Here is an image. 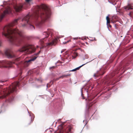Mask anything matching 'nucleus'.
I'll return each instance as SVG.
<instances>
[{
    "label": "nucleus",
    "mask_w": 133,
    "mask_h": 133,
    "mask_svg": "<svg viewBox=\"0 0 133 133\" xmlns=\"http://www.w3.org/2000/svg\"><path fill=\"white\" fill-rule=\"evenodd\" d=\"M70 74H68V75H63L60 77V78H63L64 77H67V76H70Z\"/></svg>",
    "instance_id": "obj_19"
},
{
    "label": "nucleus",
    "mask_w": 133,
    "mask_h": 133,
    "mask_svg": "<svg viewBox=\"0 0 133 133\" xmlns=\"http://www.w3.org/2000/svg\"><path fill=\"white\" fill-rule=\"evenodd\" d=\"M2 44V42L1 41H0V46H1Z\"/></svg>",
    "instance_id": "obj_31"
},
{
    "label": "nucleus",
    "mask_w": 133,
    "mask_h": 133,
    "mask_svg": "<svg viewBox=\"0 0 133 133\" xmlns=\"http://www.w3.org/2000/svg\"><path fill=\"white\" fill-rule=\"evenodd\" d=\"M43 35H44L45 37L40 40V42H41V43L42 45L44 43V40H45L46 38L48 37L49 36V34L48 32H44L43 33Z\"/></svg>",
    "instance_id": "obj_10"
},
{
    "label": "nucleus",
    "mask_w": 133,
    "mask_h": 133,
    "mask_svg": "<svg viewBox=\"0 0 133 133\" xmlns=\"http://www.w3.org/2000/svg\"><path fill=\"white\" fill-rule=\"evenodd\" d=\"M72 127L71 126H69L67 127L64 132V133H72L71 130Z\"/></svg>",
    "instance_id": "obj_13"
},
{
    "label": "nucleus",
    "mask_w": 133,
    "mask_h": 133,
    "mask_svg": "<svg viewBox=\"0 0 133 133\" xmlns=\"http://www.w3.org/2000/svg\"><path fill=\"white\" fill-rule=\"evenodd\" d=\"M23 5L22 4H16L14 6V8L16 12H19L22 10Z\"/></svg>",
    "instance_id": "obj_8"
},
{
    "label": "nucleus",
    "mask_w": 133,
    "mask_h": 133,
    "mask_svg": "<svg viewBox=\"0 0 133 133\" xmlns=\"http://www.w3.org/2000/svg\"><path fill=\"white\" fill-rule=\"evenodd\" d=\"M70 41V40L67 41L66 42H63V44H65L66 43H68Z\"/></svg>",
    "instance_id": "obj_23"
},
{
    "label": "nucleus",
    "mask_w": 133,
    "mask_h": 133,
    "mask_svg": "<svg viewBox=\"0 0 133 133\" xmlns=\"http://www.w3.org/2000/svg\"><path fill=\"white\" fill-rule=\"evenodd\" d=\"M11 11V9L9 7H8L7 9H6L0 16V18L1 21L2 20L6 14L10 13Z\"/></svg>",
    "instance_id": "obj_7"
},
{
    "label": "nucleus",
    "mask_w": 133,
    "mask_h": 133,
    "mask_svg": "<svg viewBox=\"0 0 133 133\" xmlns=\"http://www.w3.org/2000/svg\"><path fill=\"white\" fill-rule=\"evenodd\" d=\"M64 51V50H62V51H61V53H62L63 51Z\"/></svg>",
    "instance_id": "obj_32"
},
{
    "label": "nucleus",
    "mask_w": 133,
    "mask_h": 133,
    "mask_svg": "<svg viewBox=\"0 0 133 133\" xmlns=\"http://www.w3.org/2000/svg\"><path fill=\"white\" fill-rule=\"evenodd\" d=\"M107 27H108V28H109V27H110V28H111V25H110V23L108 24H107Z\"/></svg>",
    "instance_id": "obj_22"
},
{
    "label": "nucleus",
    "mask_w": 133,
    "mask_h": 133,
    "mask_svg": "<svg viewBox=\"0 0 133 133\" xmlns=\"http://www.w3.org/2000/svg\"><path fill=\"white\" fill-rule=\"evenodd\" d=\"M40 52V51H39L38 52V53L32 57L28 61H25L23 63L24 66L25 67L28 66L30 64V63L31 61H34L36 59L37 57V55L39 54Z\"/></svg>",
    "instance_id": "obj_6"
},
{
    "label": "nucleus",
    "mask_w": 133,
    "mask_h": 133,
    "mask_svg": "<svg viewBox=\"0 0 133 133\" xmlns=\"http://www.w3.org/2000/svg\"><path fill=\"white\" fill-rule=\"evenodd\" d=\"M36 49L33 46L26 45L23 47L19 50V51L22 52H24L27 54L31 53L34 52Z\"/></svg>",
    "instance_id": "obj_4"
},
{
    "label": "nucleus",
    "mask_w": 133,
    "mask_h": 133,
    "mask_svg": "<svg viewBox=\"0 0 133 133\" xmlns=\"http://www.w3.org/2000/svg\"><path fill=\"white\" fill-rule=\"evenodd\" d=\"M104 72H103L102 70H100L99 71H97L96 73L94 74V77H96L99 76L100 75H102Z\"/></svg>",
    "instance_id": "obj_12"
},
{
    "label": "nucleus",
    "mask_w": 133,
    "mask_h": 133,
    "mask_svg": "<svg viewBox=\"0 0 133 133\" xmlns=\"http://www.w3.org/2000/svg\"><path fill=\"white\" fill-rule=\"evenodd\" d=\"M124 9L127 10H129L132 9V8L130 4H129L128 5L124 7Z\"/></svg>",
    "instance_id": "obj_14"
},
{
    "label": "nucleus",
    "mask_w": 133,
    "mask_h": 133,
    "mask_svg": "<svg viewBox=\"0 0 133 133\" xmlns=\"http://www.w3.org/2000/svg\"><path fill=\"white\" fill-rule=\"evenodd\" d=\"M18 18L15 19L11 23L5 26L3 29L2 35L7 38L12 44L19 46L22 43L25 36L23 32L12 27L17 24Z\"/></svg>",
    "instance_id": "obj_2"
},
{
    "label": "nucleus",
    "mask_w": 133,
    "mask_h": 133,
    "mask_svg": "<svg viewBox=\"0 0 133 133\" xmlns=\"http://www.w3.org/2000/svg\"><path fill=\"white\" fill-rule=\"evenodd\" d=\"M12 63L11 62L4 61L0 62V68H8L11 66Z\"/></svg>",
    "instance_id": "obj_5"
},
{
    "label": "nucleus",
    "mask_w": 133,
    "mask_h": 133,
    "mask_svg": "<svg viewBox=\"0 0 133 133\" xmlns=\"http://www.w3.org/2000/svg\"><path fill=\"white\" fill-rule=\"evenodd\" d=\"M5 54L9 58H11L15 57L14 53L10 51H6L5 52Z\"/></svg>",
    "instance_id": "obj_9"
},
{
    "label": "nucleus",
    "mask_w": 133,
    "mask_h": 133,
    "mask_svg": "<svg viewBox=\"0 0 133 133\" xmlns=\"http://www.w3.org/2000/svg\"><path fill=\"white\" fill-rule=\"evenodd\" d=\"M78 39V38H77H77H74V39Z\"/></svg>",
    "instance_id": "obj_33"
},
{
    "label": "nucleus",
    "mask_w": 133,
    "mask_h": 133,
    "mask_svg": "<svg viewBox=\"0 0 133 133\" xmlns=\"http://www.w3.org/2000/svg\"><path fill=\"white\" fill-rule=\"evenodd\" d=\"M32 122V117L30 116V118L28 121V124H30Z\"/></svg>",
    "instance_id": "obj_17"
},
{
    "label": "nucleus",
    "mask_w": 133,
    "mask_h": 133,
    "mask_svg": "<svg viewBox=\"0 0 133 133\" xmlns=\"http://www.w3.org/2000/svg\"><path fill=\"white\" fill-rule=\"evenodd\" d=\"M129 15H130H130H131V12H130L129 14Z\"/></svg>",
    "instance_id": "obj_35"
},
{
    "label": "nucleus",
    "mask_w": 133,
    "mask_h": 133,
    "mask_svg": "<svg viewBox=\"0 0 133 133\" xmlns=\"http://www.w3.org/2000/svg\"><path fill=\"white\" fill-rule=\"evenodd\" d=\"M91 61H89V62H87V63H85L84 64H83L82 65L75 69H73L71 70H70V71H75L77 70H79L81 68L82 66H83V65H85V64H87V63L90 62Z\"/></svg>",
    "instance_id": "obj_15"
},
{
    "label": "nucleus",
    "mask_w": 133,
    "mask_h": 133,
    "mask_svg": "<svg viewBox=\"0 0 133 133\" xmlns=\"http://www.w3.org/2000/svg\"><path fill=\"white\" fill-rule=\"evenodd\" d=\"M115 83V82H114V83H111V84H114Z\"/></svg>",
    "instance_id": "obj_34"
},
{
    "label": "nucleus",
    "mask_w": 133,
    "mask_h": 133,
    "mask_svg": "<svg viewBox=\"0 0 133 133\" xmlns=\"http://www.w3.org/2000/svg\"><path fill=\"white\" fill-rule=\"evenodd\" d=\"M20 64H19L17 66H18V67H20L21 66V65H20Z\"/></svg>",
    "instance_id": "obj_30"
},
{
    "label": "nucleus",
    "mask_w": 133,
    "mask_h": 133,
    "mask_svg": "<svg viewBox=\"0 0 133 133\" xmlns=\"http://www.w3.org/2000/svg\"><path fill=\"white\" fill-rule=\"evenodd\" d=\"M55 68V66H53L52 67H51L50 68V70H51V69H54Z\"/></svg>",
    "instance_id": "obj_24"
},
{
    "label": "nucleus",
    "mask_w": 133,
    "mask_h": 133,
    "mask_svg": "<svg viewBox=\"0 0 133 133\" xmlns=\"http://www.w3.org/2000/svg\"><path fill=\"white\" fill-rule=\"evenodd\" d=\"M57 41V39L55 38L54 39L52 40L51 42L48 43L47 45L48 46H50L54 45H55Z\"/></svg>",
    "instance_id": "obj_11"
},
{
    "label": "nucleus",
    "mask_w": 133,
    "mask_h": 133,
    "mask_svg": "<svg viewBox=\"0 0 133 133\" xmlns=\"http://www.w3.org/2000/svg\"><path fill=\"white\" fill-rule=\"evenodd\" d=\"M60 78H60V77L58 78H57V79H56V80H58Z\"/></svg>",
    "instance_id": "obj_29"
},
{
    "label": "nucleus",
    "mask_w": 133,
    "mask_h": 133,
    "mask_svg": "<svg viewBox=\"0 0 133 133\" xmlns=\"http://www.w3.org/2000/svg\"><path fill=\"white\" fill-rule=\"evenodd\" d=\"M85 58H84L83 60V61H84L85 59H88L89 58V56L88 55H85Z\"/></svg>",
    "instance_id": "obj_21"
},
{
    "label": "nucleus",
    "mask_w": 133,
    "mask_h": 133,
    "mask_svg": "<svg viewBox=\"0 0 133 133\" xmlns=\"http://www.w3.org/2000/svg\"><path fill=\"white\" fill-rule=\"evenodd\" d=\"M13 97H11L9 99H8V101L9 102H10L13 100Z\"/></svg>",
    "instance_id": "obj_20"
},
{
    "label": "nucleus",
    "mask_w": 133,
    "mask_h": 133,
    "mask_svg": "<svg viewBox=\"0 0 133 133\" xmlns=\"http://www.w3.org/2000/svg\"><path fill=\"white\" fill-rule=\"evenodd\" d=\"M50 9L45 5L42 4L41 6H37L35 7L34 13L32 16L29 15L25 17L22 20V26H25L27 24H29L32 29H35L34 27L31 25L29 21L31 18H32L37 21L36 25L40 27L41 24L47 20L50 15Z\"/></svg>",
    "instance_id": "obj_1"
},
{
    "label": "nucleus",
    "mask_w": 133,
    "mask_h": 133,
    "mask_svg": "<svg viewBox=\"0 0 133 133\" xmlns=\"http://www.w3.org/2000/svg\"><path fill=\"white\" fill-rule=\"evenodd\" d=\"M31 1V0H25V1L26 2H29Z\"/></svg>",
    "instance_id": "obj_26"
},
{
    "label": "nucleus",
    "mask_w": 133,
    "mask_h": 133,
    "mask_svg": "<svg viewBox=\"0 0 133 133\" xmlns=\"http://www.w3.org/2000/svg\"><path fill=\"white\" fill-rule=\"evenodd\" d=\"M78 56V54L77 53H75L74 54V56H72V58L75 59Z\"/></svg>",
    "instance_id": "obj_18"
},
{
    "label": "nucleus",
    "mask_w": 133,
    "mask_h": 133,
    "mask_svg": "<svg viewBox=\"0 0 133 133\" xmlns=\"http://www.w3.org/2000/svg\"><path fill=\"white\" fill-rule=\"evenodd\" d=\"M82 98L83 99H84V96H83V94H82Z\"/></svg>",
    "instance_id": "obj_28"
},
{
    "label": "nucleus",
    "mask_w": 133,
    "mask_h": 133,
    "mask_svg": "<svg viewBox=\"0 0 133 133\" xmlns=\"http://www.w3.org/2000/svg\"><path fill=\"white\" fill-rule=\"evenodd\" d=\"M92 105V104L91 103L89 105V108L90 107H91Z\"/></svg>",
    "instance_id": "obj_25"
},
{
    "label": "nucleus",
    "mask_w": 133,
    "mask_h": 133,
    "mask_svg": "<svg viewBox=\"0 0 133 133\" xmlns=\"http://www.w3.org/2000/svg\"><path fill=\"white\" fill-rule=\"evenodd\" d=\"M117 25L116 24H115V28H116V29H117Z\"/></svg>",
    "instance_id": "obj_27"
},
{
    "label": "nucleus",
    "mask_w": 133,
    "mask_h": 133,
    "mask_svg": "<svg viewBox=\"0 0 133 133\" xmlns=\"http://www.w3.org/2000/svg\"><path fill=\"white\" fill-rule=\"evenodd\" d=\"M19 84L18 82L12 84V86H10L9 88L4 89L3 93L2 94V95L0 97V99H3L5 98L11 93H12L16 91V87L18 86Z\"/></svg>",
    "instance_id": "obj_3"
},
{
    "label": "nucleus",
    "mask_w": 133,
    "mask_h": 133,
    "mask_svg": "<svg viewBox=\"0 0 133 133\" xmlns=\"http://www.w3.org/2000/svg\"><path fill=\"white\" fill-rule=\"evenodd\" d=\"M106 19L107 21V24L110 23V19L109 17L108 16H107Z\"/></svg>",
    "instance_id": "obj_16"
}]
</instances>
